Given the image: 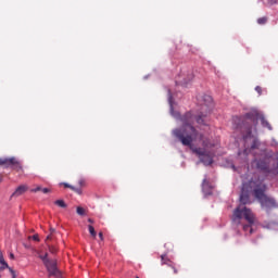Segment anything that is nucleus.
<instances>
[{
  "label": "nucleus",
  "instance_id": "nucleus-1",
  "mask_svg": "<svg viewBox=\"0 0 278 278\" xmlns=\"http://www.w3.org/2000/svg\"><path fill=\"white\" fill-rule=\"evenodd\" d=\"M205 115L193 116L191 112H187L181 118L182 127L175 128L173 130V136L181 142L184 147H189V149L200 157V162L205 166H210L213 164L214 159L212 156V152L207 149H213L215 147L214 142L203 136V134L199 132L197 128H194V121L198 125H205V119H203Z\"/></svg>",
  "mask_w": 278,
  "mask_h": 278
},
{
  "label": "nucleus",
  "instance_id": "nucleus-2",
  "mask_svg": "<svg viewBox=\"0 0 278 278\" xmlns=\"http://www.w3.org/2000/svg\"><path fill=\"white\" fill-rule=\"evenodd\" d=\"M240 203L241 204L233 211L232 223L240 225L242 218H244L248 224H242V230L245 236H251L253 233V226L255 225V214H253L251 208L244 206L251 203V198L249 197V192L244 191V186L241 189Z\"/></svg>",
  "mask_w": 278,
  "mask_h": 278
},
{
  "label": "nucleus",
  "instance_id": "nucleus-3",
  "mask_svg": "<svg viewBox=\"0 0 278 278\" xmlns=\"http://www.w3.org/2000/svg\"><path fill=\"white\" fill-rule=\"evenodd\" d=\"M264 190V188L254 189V197L257 199L258 203H261L262 207H265V210H273L278 207L277 201H275L274 198L266 195Z\"/></svg>",
  "mask_w": 278,
  "mask_h": 278
},
{
  "label": "nucleus",
  "instance_id": "nucleus-4",
  "mask_svg": "<svg viewBox=\"0 0 278 278\" xmlns=\"http://www.w3.org/2000/svg\"><path fill=\"white\" fill-rule=\"evenodd\" d=\"M0 166H12L14 170H23V166L21 165V162L16 160V157L0 159Z\"/></svg>",
  "mask_w": 278,
  "mask_h": 278
},
{
  "label": "nucleus",
  "instance_id": "nucleus-5",
  "mask_svg": "<svg viewBox=\"0 0 278 278\" xmlns=\"http://www.w3.org/2000/svg\"><path fill=\"white\" fill-rule=\"evenodd\" d=\"M46 268L48 270L49 277H60V269H58V261L51 260L49 263H46Z\"/></svg>",
  "mask_w": 278,
  "mask_h": 278
},
{
  "label": "nucleus",
  "instance_id": "nucleus-6",
  "mask_svg": "<svg viewBox=\"0 0 278 278\" xmlns=\"http://www.w3.org/2000/svg\"><path fill=\"white\" fill-rule=\"evenodd\" d=\"M162 264H165L166 266H169L174 270V275H179V269H177V266H175V263L166 258L165 255L161 256Z\"/></svg>",
  "mask_w": 278,
  "mask_h": 278
},
{
  "label": "nucleus",
  "instance_id": "nucleus-7",
  "mask_svg": "<svg viewBox=\"0 0 278 278\" xmlns=\"http://www.w3.org/2000/svg\"><path fill=\"white\" fill-rule=\"evenodd\" d=\"M202 191L206 195L212 194V185H210V180H207V178H204L202 181Z\"/></svg>",
  "mask_w": 278,
  "mask_h": 278
},
{
  "label": "nucleus",
  "instance_id": "nucleus-8",
  "mask_svg": "<svg viewBox=\"0 0 278 278\" xmlns=\"http://www.w3.org/2000/svg\"><path fill=\"white\" fill-rule=\"evenodd\" d=\"M192 79H194V73L189 72V73H187V76L180 81V84L182 86H188V84H190V81H192Z\"/></svg>",
  "mask_w": 278,
  "mask_h": 278
},
{
  "label": "nucleus",
  "instance_id": "nucleus-9",
  "mask_svg": "<svg viewBox=\"0 0 278 278\" xmlns=\"http://www.w3.org/2000/svg\"><path fill=\"white\" fill-rule=\"evenodd\" d=\"M27 192V186L22 185L16 188L15 192L12 194V197H21L22 194H25Z\"/></svg>",
  "mask_w": 278,
  "mask_h": 278
},
{
  "label": "nucleus",
  "instance_id": "nucleus-10",
  "mask_svg": "<svg viewBox=\"0 0 278 278\" xmlns=\"http://www.w3.org/2000/svg\"><path fill=\"white\" fill-rule=\"evenodd\" d=\"M210 108H212V98L210 96H204V104L202 105V110L207 109L210 112Z\"/></svg>",
  "mask_w": 278,
  "mask_h": 278
},
{
  "label": "nucleus",
  "instance_id": "nucleus-11",
  "mask_svg": "<svg viewBox=\"0 0 278 278\" xmlns=\"http://www.w3.org/2000/svg\"><path fill=\"white\" fill-rule=\"evenodd\" d=\"M261 125L263 127H266L269 131H273V126L270 125V123L268 121H266L265 117H261Z\"/></svg>",
  "mask_w": 278,
  "mask_h": 278
},
{
  "label": "nucleus",
  "instance_id": "nucleus-12",
  "mask_svg": "<svg viewBox=\"0 0 278 278\" xmlns=\"http://www.w3.org/2000/svg\"><path fill=\"white\" fill-rule=\"evenodd\" d=\"M76 214H78V216H86V208H84L81 206H77Z\"/></svg>",
  "mask_w": 278,
  "mask_h": 278
},
{
  "label": "nucleus",
  "instance_id": "nucleus-13",
  "mask_svg": "<svg viewBox=\"0 0 278 278\" xmlns=\"http://www.w3.org/2000/svg\"><path fill=\"white\" fill-rule=\"evenodd\" d=\"M88 229H89V233H90L91 238H97V230H94V226L89 225Z\"/></svg>",
  "mask_w": 278,
  "mask_h": 278
},
{
  "label": "nucleus",
  "instance_id": "nucleus-14",
  "mask_svg": "<svg viewBox=\"0 0 278 278\" xmlns=\"http://www.w3.org/2000/svg\"><path fill=\"white\" fill-rule=\"evenodd\" d=\"M54 205H58L59 207H63V208L67 207L66 202H64V200H56L54 202Z\"/></svg>",
  "mask_w": 278,
  "mask_h": 278
},
{
  "label": "nucleus",
  "instance_id": "nucleus-15",
  "mask_svg": "<svg viewBox=\"0 0 278 278\" xmlns=\"http://www.w3.org/2000/svg\"><path fill=\"white\" fill-rule=\"evenodd\" d=\"M39 257L43 262L45 265H47V263L51 262V260L48 258L49 257L48 253H46L45 255H40Z\"/></svg>",
  "mask_w": 278,
  "mask_h": 278
},
{
  "label": "nucleus",
  "instance_id": "nucleus-16",
  "mask_svg": "<svg viewBox=\"0 0 278 278\" xmlns=\"http://www.w3.org/2000/svg\"><path fill=\"white\" fill-rule=\"evenodd\" d=\"M53 233H55V228H50V235L47 236L46 242H49V240H53Z\"/></svg>",
  "mask_w": 278,
  "mask_h": 278
},
{
  "label": "nucleus",
  "instance_id": "nucleus-17",
  "mask_svg": "<svg viewBox=\"0 0 278 278\" xmlns=\"http://www.w3.org/2000/svg\"><path fill=\"white\" fill-rule=\"evenodd\" d=\"M268 18L267 17H260L257 20L258 25H266Z\"/></svg>",
  "mask_w": 278,
  "mask_h": 278
},
{
  "label": "nucleus",
  "instance_id": "nucleus-18",
  "mask_svg": "<svg viewBox=\"0 0 278 278\" xmlns=\"http://www.w3.org/2000/svg\"><path fill=\"white\" fill-rule=\"evenodd\" d=\"M48 244V249L50 251V253H58V248H55V245H50L49 243Z\"/></svg>",
  "mask_w": 278,
  "mask_h": 278
},
{
  "label": "nucleus",
  "instance_id": "nucleus-19",
  "mask_svg": "<svg viewBox=\"0 0 278 278\" xmlns=\"http://www.w3.org/2000/svg\"><path fill=\"white\" fill-rule=\"evenodd\" d=\"M2 266L0 267V270H5V268H8L10 270V265H8V263L4 261V263H0Z\"/></svg>",
  "mask_w": 278,
  "mask_h": 278
},
{
  "label": "nucleus",
  "instance_id": "nucleus-20",
  "mask_svg": "<svg viewBox=\"0 0 278 278\" xmlns=\"http://www.w3.org/2000/svg\"><path fill=\"white\" fill-rule=\"evenodd\" d=\"M257 147H260V141H257V139H255L251 146V149H257Z\"/></svg>",
  "mask_w": 278,
  "mask_h": 278
},
{
  "label": "nucleus",
  "instance_id": "nucleus-21",
  "mask_svg": "<svg viewBox=\"0 0 278 278\" xmlns=\"http://www.w3.org/2000/svg\"><path fill=\"white\" fill-rule=\"evenodd\" d=\"M30 192H42V187H36L35 189H31Z\"/></svg>",
  "mask_w": 278,
  "mask_h": 278
},
{
  "label": "nucleus",
  "instance_id": "nucleus-22",
  "mask_svg": "<svg viewBox=\"0 0 278 278\" xmlns=\"http://www.w3.org/2000/svg\"><path fill=\"white\" fill-rule=\"evenodd\" d=\"M41 192L43 194H49V192H51V189H49V188H41Z\"/></svg>",
  "mask_w": 278,
  "mask_h": 278
},
{
  "label": "nucleus",
  "instance_id": "nucleus-23",
  "mask_svg": "<svg viewBox=\"0 0 278 278\" xmlns=\"http://www.w3.org/2000/svg\"><path fill=\"white\" fill-rule=\"evenodd\" d=\"M71 190H73V192H76L77 194H81V189H77L75 187H71Z\"/></svg>",
  "mask_w": 278,
  "mask_h": 278
},
{
  "label": "nucleus",
  "instance_id": "nucleus-24",
  "mask_svg": "<svg viewBox=\"0 0 278 278\" xmlns=\"http://www.w3.org/2000/svg\"><path fill=\"white\" fill-rule=\"evenodd\" d=\"M31 239L35 240V242H40V237L38 235H34Z\"/></svg>",
  "mask_w": 278,
  "mask_h": 278
},
{
  "label": "nucleus",
  "instance_id": "nucleus-25",
  "mask_svg": "<svg viewBox=\"0 0 278 278\" xmlns=\"http://www.w3.org/2000/svg\"><path fill=\"white\" fill-rule=\"evenodd\" d=\"M9 270H10V273L12 275V278H16V271H14V269H12V267L9 268Z\"/></svg>",
  "mask_w": 278,
  "mask_h": 278
},
{
  "label": "nucleus",
  "instance_id": "nucleus-26",
  "mask_svg": "<svg viewBox=\"0 0 278 278\" xmlns=\"http://www.w3.org/2000/svg\"><path fill=\"white\" fill-rule=\"evenodd\" d=\"M255 91H256L258 94H262V87L256 86V87H255Z\"/></svg>",
  "mask_w": 278,
  "mask_h": 278
},
{
  "label": "nucleus",
  "instance_id": "nucleus-27",
  "mask_svg": "<svg viewBox=\"0 0 278 278\" xmlns=\"http://www.w3.org/2000/svg\"><path fill=\"white\" fill-rule=\"evenodd\" d=\"M4 262H5V258H3V254L0 253V264H4Z\"/></svg>",
  "mask_w": 278,
  "mask_h": 278
},
{
  "label": "nucleus",
  "instance_id": "nucleus-28",
  "mask_svg": "<svg viewBox=\"0 0 278 278\" xmlns=\"http://www.w3.org/2000/svg\"><path fill=\"white\" fill-rule=\"evenodd\" d=\"M63 186H64V188H70V190H71V188H73V186H71V185H68L66 182H63Z\"/></svg>",
  "mask_w": 278,
  "mask_h": 278
},
{
  "label": "nucleus",
  "instance_id": "nucleus-29",
  "mask_svg": "<svg viewBox=\"0 0 278 278\" xmlns=\"http://www.w3.org/2000/svg\"><path fill=\"white\" fill-rule=\"evenodd\" d=\"M88 223H90L91 225H93L94 219H92V218H88Z\"/></svg>",
  "mask_w": 278,
  "mask_h": 278
},
{
  "label": "nucleus",
  "instance_id": "nucleus-30",
  "mask_svg": "<svg viewBox=\"0 0 278 278\" xmlns=\"http://www.w3.org/2000/svg\"><path fill=\"white\" fill-rule=\"evenodd\" d=\"M99 238H100V240H103V233L102 232H99Z\"/></svg>",
  "mask_w": 278,
  "mask_h": 278
},
{
  "label": "nucleus",
  "instance_id": "nucleus-31",
  "mask_svg": "<svg viewBox=\"0 0 278 278\" xmlns=\"http://www.w3.org/2000/svg\"><path fill=\"white\" fill-rule=\"evenodd\" d=\"M10 260H14V253H10Z\"/></svg>",
  "mask_w": 278,
  "mask_h": 278
},
{
  "label": "nucleus",
  "instance_id": "nucleus-32",
  "mask_svg": "<svg viewBox=\"0 0 278 278\" xmlns=\"http://www.w3.org/2000/svg\"><path fill=\"white\" fill-rule=\"evenodd\" d=\"M173 96H169V103H172Z\"/></svg>",
  "mask_w": 278,
  "mask_h": 278
},
{
  "label": "nucleus",
  "instance_id": "nucleus-33",
  "mask_svg": "<svg viewBox=\"0 0 278 278\" xmlns=\"http://www.w3.org/2000/svg\"><path fill=\"white\" fill-rule=\"evenodd\" d=\"M79 184H80V186H81V185L84 184V181H83V180H80V181H79Z\"/></svg>",
  "mask_w": 278,
  "mask_h": 278
},
{
  "label": "nucleus",
  "instance_id": "nucleus-34",
  "mask_svg": "<svg viewBox=\"0 0 278 278\" xmlns=\"http://www.w3.org/2000/svg\"><path fill=\"white\" fill-rule=\"evenodd\" d=\"M249 136H251V130H249Z\"/></svg>",
  "mask_w": 278,
  "mask_h": 278
}]
</instances>
